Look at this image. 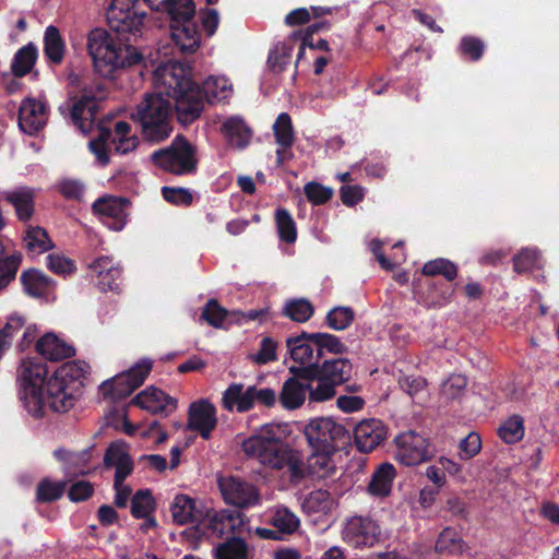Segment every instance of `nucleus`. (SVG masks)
I'll list each match as a JSON object with an SVG mask.
<instances>
[{
  "mask_svg": "<svg viewBox=\"0 0 559 559\" xmlns=\"http://www.w3.org/2000/svg\"><path fill=\"white\" fill-rule=\"evenodd\" d=\"M24 247L31 255H39L53 248L46 229L39 226H28L23 237Z\"/></svg>",
  "mask_w": 559,
  "mask_h": 559,
  "instance_id": "72a5a7b5",
  "label": "nucleus"
},
{
  "mask_svg": "<svg viewBox=\"0 0 559 559\" xmlns=\"http://www.w3.org/2000/svg\"><path fill=\"white\" fill-rule=\"evenodd\" d=\"M221 131L227 142L239 150L246 148L252 139V130L246 121L238 116L225 120L221 127Z\"/></svg>",
  "mask_w": 559,
  "mask_h": 559,
  "instance_id": "393cba45",
  "label": "nucleus"
},
{
  "mask_svg": "<svg viewBox=\"0 0 559 559\" xmlns=\"http://www.w3.org/2000/svg\"><path fill=\"white\" fill-rule=\"evenodd\" d=\"M248 547L240 536H230L215 548V559H247Z\"/></svg>",
  "mask_w": 559,
  "mask_h": 559,
  "instance_id": "37998d69",
  "label": "nucleus"
},
{
  "mask_svg": "<svg viewBox=\"0 0 559 559\" xmlns=\"http://www.w3.org/2000/svg\"><path fill=\"white\" fill-rule=\"evenodd\" d=\"M467 380L464 376L461 374H452L447 381L442 384V394L447 399H456L459 397L464 389L466 388Z\"/></svg>",
  "mask_w": 559,
  "mask_h": 559,
  "instance_id": "338daca9",
  "label": "nucleus"
},
{
  "mask_svg": "<svg viewBox=\"0 0 559 559\" xmlns=\"http://www.w3.org/2000/svg\"><path fill=\"white\" fill-rule=\"evenodd\" d=\"M217 411L206 399L192 402L188 409L187 429L199 432L202 439L209 440L217 426Z\"/></svg>",
  "mask_w": 559,
  "mask_h": 559,
  "instance_id": "f8f14e48",
  "label": "nucleus"
},
{
  "mask_svg": "<svg viewBox=\"0 0 559 559\" xmlns=\"http://www.w3.org/2000/svg\"><path fill=\"white\" fill-rule=\"evenodd\" d=\"M173 520L178 525L199 521L203 513L197 508L194 499L187 495H177L170 504Z\"/></svg>",
  "mask_w": 559,
  "mask_h": 559,
  "instance_id": "bb28decb",
  "label": "nucleus"
},
{
  "mask_svg": "<svg viewBox=\"0 0 559 559\" xmlns=\"http://www.w3.org/2000/svg\"><path fill=\"white\" fill-rule=\"evenodd\" d=\"M248 520L246 515L238 510H222L216 512L211 520V530L218 537L228 535L240 536L246 530Z\"/></svg>",
  "mask_w": 559,
  "mask_h": 559,
  "instance_id": "6ab92c4d",
  "label": "nucleus"
},
{
  "mask_svg": "<svg viewBox=\"0 0 559 559\" xmlns=\"http://www.w3.org/2000/svg\"><path fill=\"white\" fill-rule=\"evenodd\" d=\"M152 162L160 169L176 175H194L198 170V150L185 135L177 134L169 146L152 153Z\"/></svg>",
  "mask_w": 559,
  "mask_h": 559,
  "instance_id": "6e6552de",
  "label": "nucleus"
},
{
  "mask_svg": "<svg viewBox=\"0 0 559 559\" xmlns=\"http://www.w3.org/2000/svg\"><path fill=\"white\" fill-rule=\"evenodd\" d=\"M280 534H293L299 526V519L288 509L277 510L271 520Z\"/></svg>",
  "mask_w": 559,
  "mask_h": 559,
  "instance_id": "5fc2aeb1",
  "label": "nucleus"
},
{
  "mask_svg": "<svg viewBox=\"0 0 559 559\" xmlns=\"http://www.w3.org/2000/svg\"><path fill=\"white\" fill-rule=\"evenodd\" d=\"M139 0H111L106 8V21L114 37L105 28L88 33L87 51L95 70L104 78H112L118 69L143 61V55L132 45L142 36L146 12L139 8Z\"/></svg>",
  "mask_w": 559,
  "mask_h": 559,
  "instance_id": "f257e3e1",
  "label": "nucleus"
},
{
  "mask_svg": "<svg viewBox=\"0 0 559 559\" xmlns=\"http://www.w3.org/2000/svg\"><path fill=\"white\" fill-rule=\"evenodd\" d=\"M396 476L393 464L384 462L373 472L368 484V491L374 497H386L392 490L393 480Z\"/></svg>",
  "mask_w": 559,
  "mask_h": 559,
  "instance_id": "c756f323",
  "label": "nucleus"
},
{
  "mask_svg": "<svg viewBox=\"0 0 559 559\" xmlns=\"http://www.w3.org/2000/svg\"><path fill=\"white\" fill-rule=\"evenodd\" d=\"M131 456L124 449V444L122 442H111L106 449L104 455V465L105 467H115Z\"/></svg>",
  "mask_w": 559,
  "mask_h": 559,
  "instance_id": "bf43d9fd",
  "label": "nucleus"
},
{
  "mask_svg": "<svg viewBox=\"0 0 559 559\" xmlns=\"http://www.w3.org/2000/svg\"><path fill=\"white\" fill-rule=\"evenodd\" d=\"M255 402L266 407L274 406L275 391L270 388L258 389L255 385L243 390L242 383L234 382L227 386L222 396V407L228 412L236 409L238 413H247L253 408Z\"/></svg>",
  "mask_w": 559,
  "mask_h": 559,
  "instance_id": "9d476101",
  "label": "nucleus"
},
{
  "mask_svg": "<svg viewBox=\"0 0 559 559\" xmlns=\"http://www.w3.org/2000/svg\"><path fill=\"white\" fill-rule=\"evenodd\" d=\"M538 260L536 250L523 249L513 258V269L516 273L531 271Z\"/></svg>",
  "mask_w": 559,
  "mask_h": 559,
  "instance_id": "e2e57ef3",
  "label": "nucleus"
},
{
  "mask_svg": "<svg viewBox=\"0 0 559 559\" xmlns=\"http://www.w3.org/2000/svg\"><path fill=\"white\" fill-rule=\"evenodd\" d=\"M23 292L32 298H46L50 294L55 282L43 271L31 267L24 270L20 275Z\"/></svg>",
  "mask_w": 559,
  "mask_h": 559,
  "instance_id": "412c9836",
  "label": "nucleus"
},
{
  "mask_svg": "<svg viewBox=\"0 0 559 559\" xmlns=\"http://www.w3.org/2000/svg\"><path fill=\"white\" fill-rule=\"evenodd\" d=\"M94 493V486L87 480H79L72 484L68 490V498L72 502H81L91 498Z\"/></svg>",
  "mask_w": 559,
  "mask_h": 559,
  "instance_id": "774afa93",
  "label": "nucleus"
},
{
  "mask_svg": "<svg viewBox=\"0 0 559 559\" xmlns=\"http://www.w3.org/2000/svg\"><path fill=\"white\" fill-rule=\"evenodd\" d=\"M314 333V345L317 349V361L322 362L326 354L343 355L347 353V346L341 341V338L334 334L325 332H313Z\"/></svg>",
  "mask_w": 559,
  "mask_h": 559,
  "instance_id": "473e14b6",
  "label": "nucleus"
},
{
  "mask_svg": "<svg viewBox=\"0 0 559 559\" xmlns=\"http://www.w3.org/2000/svg\"><path fill=\"white\" fill-rule=\"evenodd\" d=\"M129 201L126 198L103 197L97 199L93 205V212L110 229L120 231L127 224V207Z\"/></svg>",
  "mask_w": 559,
  "mask_h": 559,
  "instance_id": "4468645a",
  "label": "nucleus"
},
{
  "mask_svg": "<svg viewBox=\"0 0 559 559\" xmlns=\"http://www.w3.org/2000/svg\"><path fill=\"white\" fill-rule=\"evenodd\" d=\"M304 193L311 204L322 205L333 198L334 191L332 188L323 186L317 181H310L305 185Z\"/></svg>",
  "mask_w": 559,
  "mask_h": 559,
  "instance_id": "6e6d98bb",
  "label": "nucleus"
},
{
  "mask_svg": "<svg viewBox=\"0 0 559 559\" xmlns=\"http://www.w3.org/2000/svg\"><path fill=\"white\" fill-rule=\"evenodd\" d=\"M70 82L79 90V95L70 96L72 105H67L70 119L82 133H87L96 120L100 102L107 97V91L100 82L82 81L78 75H70Z\"/></svg>",
  "mask_w": 559,
  "mask_h": 559,
  "instance_id": "0eeeda50",
  "label": "nucleus"
},
{
  "mask_svg": "<svg viewBox=\"0 0 559 559\" xmlns=\"http://www.w3.org/2000/svg\"><path fill=\"white\" fill-rule=\"evenodd\" d=\"M355 320V311L350 307L337 306L332 308L325 317L329 328L335 331L347 329Z\"/></svg>",
  "mask_w": 559,
  "mask_h": 559,
  "instance_id": "09e8293b",
  "label": "nucleus"
},
{
  "mask_svg": "<svg viewBox=\"0 0 559 559\" xmlns=\"http://www.w3.org/2000/svg\"><path fill=\"white\" fill-rule=\"evenodd\" d=\"M330 26L331 24L328 21H319L307 26L305 29H299L293 33V38H297L299 40L295 68H297L307 58L306 49L307 47L313 46V35L319 32L329 31Z\"/></svg>",
  "mask_w": 559,
  "mask_h": 559,
  "instance_id": "4c0bfd02",
  "label": "nucleus"
},
{
  "mask_svg": "<svg viewBox=\"0 0 559 559\" xmlns=\"http://www.w3.org/2000/svg\"><path fill=\"white\" fill-rule=\"evenodd\" d=\"M46 105L35 98H26L19 108V127L28 134L34 135L41 130L47 120Z\"/></svg>",
  "mask_w": 559,
  "mask_h": 559,
  "instance_id": "f3484780",
  "label": "nucleus"
},
{
  "mask_svg": "<svg viewBox=\"0 0 559 559\" xmlns=\"http://www.w3.org/2000/svg\"><path fill=\"white\" fill-rule=\"evenodd\" d=\"M120 374L116 376L110 380H106L100 385V391L105 399H110L112 401H118L126 399L129 396L134 390L129 388L131 385L130 381H119Z\"/></svg>",
  "mask_w": 559,
  "mask_h": 559,
  "instance_id": "3c124183",
  "label": "nucleus"
},
{
  "mask_svg": "<svg viewBox=\"0 0 559 559\" xmlns=\"http://www.w3.org/2000/svg\"><path fill=\"white\" fill-rule=\"evenodd\" d=\"M67 483L43 478L36 486L35 499L38 503H51L59 500L66 491Z\"/></svg>",
  "mask_w": 559,
  "mask_h": 559,
  "instance_id": "79ce46f5",
  "label": "nucleus"
},
{
  "mask_svg": "<svg viewBox=\"0 0 559 559\" xmlns=\"http://www.w3.org/2000/svg\"><path fill=\"white\" fill-rule=\"evenodd\" d=\"M299 377L288 378L281 390L278 401L285 409H297L306 401V396L310 399L311 390L316 386L312 383H301Z\"/></svg>",
  "mask_w": 559,
  "mask_h": 559,
  "instance_id": "4be33fe9",
  "label": "nucleus"
},
{
  "mask_svg": "<svg viewBox=\"0 0 559 559\" xmlns=\"http://www.w3.org/2000/svg\"><path fill=\"white\" fill-rule=\"evenodd\" d=\"M152 368L153 361L150 358H142L129 370L120 373L119 381H130L131 385L129 388H131V390H136L144 383L151 373Z\"/></svg>",
  "mask_w": 559,
  "mask_h": 559,
  "instance_id": "49530a36",
  "label": "nucleus"
},
{
  "mask_svg": "<svg viewBox=\"0 0 559 559\" xmlns=\"http://www.w3.org/2000/svg\"><path fill=\"white\" fill-rule=\"evenodd\" d=\"M175 106L162 94L146 93L136 105L133 118L142 128L143 138L153 143H159L169 138L173 126L171 116Z\"/></svg>",
  "mask_w": 559,
  "mask_h": 559,
  "instance_id": "423d86ee",
  "label": "nucleus"
},
{
  "mask_svg": "<svg viewBox=\"0 0 559 559\" xmlns=\"http://www.w3.org/2000/svg\"><path fill=\"white\" fill-rule=\"evenodd\" d=\"M3 199L14 207L20 221L27 222L32 218L35 199L33 189L20 187L13 191L5 192Z\"/></svg>",
  "mask_w": 559,
  "mask_h": 559,
  "instance_id": "a878e982",
  "label": "nucleus"
},
{
  "mask_svg": "<svg viewBox=\"0 0 559 559\" xmlns=\"http://www.w3.org/2000/svg\"><path fill=\"white\" fill-rule=\"evenodd\" d=\"M299 45L297 38H293V34L284 41H278L267 56V64L272 72L282 73L290 64L293 51L296 45Z\"/></svg>",
  "mask_w": 559,
  "mask_h": 559,
  "instance_id": "cd10ccee",
  "label": "nucleus"
},
{
  "mask_svg": "<svg viewBox=\"0 0 559 559\" xmlns=\"http://www.w3.org/2000/svg\"><path fill=\"white\" fill-rule=\"evenodd\" d=\"M53 456L64 464L67 474L85 475L88 471L91 460V449L80 452H71L66 449H57Z\"/></svg>",
  "mask_w": 559,
  "mask_h": 559,
  "instance_id": "7c9ffc66",
  "label": "nucleus"
},
{
  "mask_svg": "<svg viewBox=\"0 0 559 559\" xmlns=\"http://www.w3.org/2000/svg\"><path fill=\"white\" fill-rule=\"evenodd\" d=\"M499 437L506 443H515L524 436V420L520 415L509 417L498 430Z\"/></svg>",
  "mask_w": 559,
  "mask_h": 559,
  "instance_id": "8fccbe9b",
  "label": "nucleus"
},
{
  "mask_svg": "<svg viewBox=\"0 0 559 559\" xmlns=\"http://www.w3.org/2000/svg\"><path fill=\"white\" fill-rule=\"evenodd\" d=\"M21 263V252L4 255V246L2 241H0V294L15 281Z\"/></svg>",
  "mask_w": 559,
  "mask_h": 559,
  "instance_id": "c9c22d12",
  "label": "nucleus"
},
{
  "mask_svg": "<svg viewBox=\"0 0 559 559\" xmlns=\"http://www.w3.org/2000/svg\"><path fill=\"white\" fill-rule=\"evenodd\" d=\"M57 189L68 200L79 201L84 194V185L76 179H63L58 183Z\"/></svg>",
  "mask_w": 559,
  "mask_h": 559,
  "instance_id": "69168bd1",
  "label": "nucleus"
},
{
  "mask_svg": "<svg viewBox=\"0 0 559 559\" xmlns=\"http://www.w3.org/2000/svg\"><path fill=\"white\" fill-rule=\"evenodd\" d=\"M460 457L462 460H469L477 455L481 449L480 436L476 432H469L460 442Z\"/></svg>",
  "mask_w": 559,
  "mask_h": 559,
  "instance_id": "680f3d73",
  "label": "nucleus"
},
{
  "mask_svg": "<svg viewBox=\"0 0 559 559\" xmlns=\"http://www.w3.org/2000/svg\"><path fill=\"white\" fill-rule=\"evenodd\" d=\"M462 539L457 537L456 532L451 527H445L439 534L435 544V551L440 555H452L460 550Z\"/></svg>",
  "mask_w": 559,
  "mask_h": 559,
  "instance_id": "864d4df0",
  "label": "nucleus"
},
{
  "mask_svg": "<svg viewBox=\"0 0 559 559\" xmlns=\"http://www.w3.org/2000/svg\"><path fill=\"white\" fill-rule=\"evenodd\" d=\"M44 56L53 66L62 63L66 55V41L55 25L46 27L44 33Z\"/></svg>",
  "mask_w": 559,
  "mask_h": 559,
  "instance_id": "c85d7f7f",
  "label": "nucleus"
},
{
  "mask_svg": "<svg viewBox=\"0 0 559 559\" xmlns=\"http://www.w3.org/2000/svg\"><path fill=\"white\" fill-rule=\"evenodd\" d=\"M185 15L186 19L170 22L171 38L182 53H194L201 45V34L192 7Z\"/></svg>",
  "mask_w": 559,
  "mask_h": 559,
  "instance_id": "9b49d317",
  "label": "nucleus"
},
{
  "mask_svg": "<svg viewBox=\"0 0 559 559\" xmlns=\"http://www.w3.org/2000/svg\"><path fill=\"white\" fill-rule=\"evenodd\" d=\"M36 352L50 361H59L75 355L73 346L69 345L53 333H46L35 344Z\"/></svg>",
  "mask_w": 559,
  "mask_h": 559,
  "instance_id": "b1692460",
  "label": "nucleus"
},
{
  "mask_svg": "<svg viewBox=\"0 0 559 559\" xmlns=\"http://www.w3.org/2000/svg\"><path fill=\"white\" fill-rule=\"evenodd\" d=\"M201 319L209 325L214 328H225V323L230 325L234 323L233 311L222 307L219 302L212 298L209 299L202 309Z\"/></svg>",
  "mask_w": 559,
  "mask_h": 559,
  "instance_id": "e433bc0d",
  "label": "nucleus"
},
{
  "mask_svg": "<svg viewBox=\"0 0 559 559\" xmlns=\"http://www.w3.org/2000/svg\"><path fill=\"white\" fill-rule=\"evenodd\" d=\"M343 535L354 548L372 547L379 540L380 527L369 518L354 516L346 523Z\"/></svg>",
  "mask_w": 559,
  "mask_h": 559,
  "instance_id": "ddd939ff",
  "label": "nucleus"
},
{
  "mask_svg": "<svg viewBox=\"0 0 559 559\" xmlns=\"http://www.w3.org/2000/svg\"><path fill=\"white\" fill-rule=\"evenodd\" d=\"M314 333L302 331L298 335L289 336L286 340V347L290 358L298 362L299 367H306L317 362V349L314 345Z\"/></svg>",
  "mask_w": 559,
  "mask_h": 559,
  "instance_id": "aec40b11",
  "label": "nucleus"
},
{
  "mask_svg": "<svg viewBox=\"0 0 559 559\" xmlns=\"http://www.w3.org/2000/svg\"><path fill=\"white\" fill-rule=\"evenodd\" d=\"M397 447L396 457L406 466H416L419 464V447L417 436L414 431L399 435L395 438Z\"/></svg>",
  "mask_w": 559,
  "mask_h": 559,
  "instance_id": "2f4dec72",
  "label": "nucleus"
},
{
  "mask_svg": "<svg viewBox=\"0 0 559 559\" xmlns=\"http://www.w3.org/2000/svg\"><path fill=\"white\" fill-rule=\"evenodd\" d=\"M223 495L228 503L238 508L253 507L260 502V495L253 485L234 478L223 489Z\"/></svg>",
  "mask_w": 559,
  "mask_h": 559,
  "instance_id": "5701e85b",
  "label": "nucleus"
},
{
  "mask_svg": "<svg viewBox=\"0 0 559 559\" xmlns=\"http://www.w3.org/2000/svg\"><path fill=\"white\" fill-rule=\"evenodd\" d=\"M156 510V501L150 489H139L131 498L130 512L134 519L147 518Z\"/></svg>",
  "mask_w": 559,
  "mask_h": 559,
  "instance_id": "58836bf2",
  "label": "nucleus"
},
{
  "mask_svg": "<svg viewBox=\"0 0 559 559\" xmlns=\"http://www.w3.org/2000/svg\"><path fill=\"white\" fill-rule=\"evenodd\" d=\"M304 435L311 451L336 453L350 445L352 433L331 417L311 419L304 428Z\"/></svg>",
  "mask_w": 559,
  "mask_h": 559,
  "instance_id": "1a4fd4ad",
  "label": "nucleus"
},
{
  "mask_svg": "<svg viewBox=\"0 0 559 559\" xmlns=\"http://www.w3.org/2000/svg\"><path fill=\"white\" fill-rule=\"evenodd\" d=\"M163 198L176 206H190L193 203V194L188 188L163 187Z\"/></svg>",
  "mask_w": 559,
  "mask_h": 559,
  "instance_id": "4d7b16f0",
  "label": "nucleus"
},
{
  "mask_svg": "<svg viewBox=\"0 0 559 559\" xmlns=\"http://www.w3.org/2000/svg\"><path fill=\"white\" fill-rule=\"evenodd\" d=\"M38 57L35 44L28 43L21 47L14 55L11 62V71L15 78H23L34 68Z\"/></svg>",
  "mask_w": 559,
  "mask_h": 559,
  "instance_id": "f704fd0d",
  "label": "nucleus"
},
{
  "mask_svg": "<svg viewBox=\"0 0 559 559\" xmlns=\"http://www.w3.org/2000/svg\"><path fill=\"white\" fill-rule=\"evenodd\" d=\"M88 269L96 274L97 286L102 292H119L122 269L111 258L99 257L88 264Z\"/></svg>",
  "mask_w": 559,
  "mask_h": 559,
  "instance_id": "a211bd4d",
  "label": "nucleus"
},
{
  "mask_svg": "<svg viewBox=\"0 0 559 559\" xmlns=\"http://www.w3.org/2000/svg\"><path fill=\"white\" fill-rule=\"evenodd\" d=\"M191 68L178 61L158 66L155 74L175 100L177 121L189 126L198 120L204 109V102L215 103L228 97V82L225 78L210 76L199 85L190 78Z\"/></svg>",
  "mask_w": 559,
  "mask_h": 559,
  "instance_id": "20e7f679",
  "label": "nucleus"
},
{
  "mask_svg": "<svg viewBox=\"0 0 559 559\" xmlns=\"http://www.w3.org/2000/svg\"><path fill=\"white\" fill-rule=\"evenodd\" d=\"M353 368L348 358L333 357L306 367H290L289 372L301 380L316 381L310 403H323L334 399L337 394L336 389L350 381Z\"/></svg>",
  "mask_w": 559,
  "mask_h": 559,
  "instance_id": "39448f33",
  "label": "nucleus"
},
{
  "mask_svg": "<svg viewBox=\"0 0 559 559\" xmlns=\"http://www.w3.org/2000/svg\"><path fill=\"white\" fill-rule=\"evenodd\" d=\"M286 437L287 425L265 424L245 439L241 448L247 456L257 459L264 466L278 471L287 468L293 483H300L307 477L325 479L335 474V453L311 451L305 463L302 454L286 443Z\"/></svg>",
  "mask_w": 559,
  "mask_h": 559,
  "instance_id": "7ed1b4c3",
  "label": "nucleus"
},
{
  "mask_svg": "<svg viewBox=\"0 0 559 559\" xmlns=\"http://www.w3.org/2000/svg\"><path fill=\"white\" fill-rule=\"evenodd\" d=\"M275 225L281 241L294 243L297 239L296 223L288 210L280 207L275 211Z\"/></svg>",
  "mask_w": 559,
  "mask_h": 559,
  "instance_id": "a18cd8bd",
  "label": "nucleus"
},
{
  "mask_svg": "<svg viewBox=\"0 0 559 559\" xmlns=\"http://www.w3.org/2000/svg\"><path fill=\"white\" fill-rule=\"evenodd\" d=\"M485 48V43L480 38L466 35L461 38L457 49L463 58L476 62L483 58Z\"/></svg>",
  "mask_w": 559,
  "mask_h": 559,
  "instance_id": "603ef678",
  "label": "nucleus"
},
{
  "mask_svg": "<svg viewBox=\"0 0 559 559\" xmlns=\"http://www.w3.org/2000/svg\"><path fill=\"white\" fill-rule=\"evenodd\" d=\"M191 7L195 12L193 0H166L165 12L169 15L170 22H176L177 20L186 19V11Z\"/></svg>",
  "mask_w": 559,
  "mask_h": 559,
  "instance_id": "0e129e2a",
  "label": "nucleus"
},
{
  "mask_svg": "<svg viewBox=\"0 0 559 559\" xmlns=\"http://www.w3.org/2000/svg\"><path fill=\"white\" fill-rule=\"evenodd\" d=\"M386 426L376 418L359 421L353 431L355 445L360 453L372 452L386 439Z\"/></svg>",
  "mask_w": 559,
  "mask_h": 559,
  "instance_id": "2eb2a0df",
  "label": "nucleus"
},
{
  "mask_svg": "<svg viewBox=\"0 0 559 559\" xmlns=\"http://www.w3.org/2000/svg\"><path fill=\"white\" fill-rule=\"evenodd\" d=\"M46 260L48 270L58 275L71 274L76 270L74 261L61 254H48Z\"/></svg>",
  "mask_w": 559,
  "mask_h": 559,
  "instance_id": "13d9d810",
  "label": "nucleus"
},
{
  "mask_svg": "<svg viewBox=\"0 0 559 559\" xmlns=\"http://www.w3.org/2000/svg\"><path fill=\"white\" fill-rule=\"evenodd\" d=\"M273 133L275 142L282 147H290L294 144L295 134L292 118L287 112H281L274 124Z\"/></svg>",
  "mask_w": 559,
  "mask_h": 559,
  "instance_id": "de8ad7c7",
  "label": "nucleus"
},
{
  "mask_svg": "<svg viewBox=\"0 0 559 559\" xmlns=\"http://www.w3.org/2000/svg\"><path fill=\"white\" fill-rule=\"evenodd\" d=\"M314 313L313 305L306 298H294L285 302L283 314L294 322L305 323Z\"/></svg>",
  "mask_w": 559,
  "mask_h": 559,
  "instance_id": "a19ab883",
  "label": "nucleus"
},
{
  "mask_svg": "<svg viewBox=\"0 0 559 559\" xmlns=\"http://www.w3.org/2000/svg\"><path fill=\"white\" fill-rule=\"evenodd\" d=\"M277 343L271 337H263L259 352L251 355V359L258 365H265L270 361H275Z\"/></svg>",
  "mask_w": 559,
  "mask_h": 559,
  "instance_id": "052dcab7",
  "label": "nucleus"
},
{
  "mask_svg": "<svg viewBox=\"0 0 559 559\" xmlns=\"http://www.w3.org/2000/svg\"><path fill=\"white\" fill-rule=\"evenodd\" d=\"M427 478L433 483L432 487L421 488V507L426 508L430 506L441 487L445 484V474L442 473L440 465H429L425 472Z\"/></svg>",
  "mask_w": 559,
  "mask_h": 559,
  "instance_id": "ea45409f",
  "label": "nucleus"
},
{
  "mask_svg": "<svg viewBox=\"0 0 559 559\" xmlns=\"http://www.w3.org/2000/svg\"><path fill=\"white\" fill-rule=\"evenodd\" d=\"M90 366L83 360L61 365L48 379L47 365L36 358H25L17 369L19 397L34 418L45 415L44 386L50 409L66 413L81 396Z\"/></svg>",
  "mask_w": 559,
  "mask_h": 559,
  "instance_id": "f03ea898",
  "label": "nucleus"
},
{
  "mask_svg": "<svg viewBox=\"0 0 559 559\" xmlns=\"http://www.w3.org/2000/svg\"><path fill=\"white\" fill-rule=\"evenodd\" d=\"M131 404L146 409L152 414L168 415L177 408V401L164 391L150 386L138 393Z\"/></svg>",
  "mask_w": 559,
  "mask_h": 559,
  "instance_id": "dca6fc26",
  "label": "nucleus"
},
{
  "mask_svg": "<svg viewBox=\"0 0 559 559\" xmlns=\"http://www.w3.org/2000/svg\"><path fill=\"white\" fill-rule=\"evenodd\" d=\"M421 275L431 277L441 275L448 282H452L457 276V266L448 259L437 258L426 262L421 266Z\"/></svg>",
  "mask_w": 559,
  "mask_h": 559,
  "instance_id": "c03bdc74",
  "label": "nucleus"
}]
</instances>
